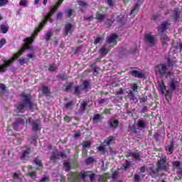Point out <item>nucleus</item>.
<instances>
[{
  "label": "nucleus",
  "instance_id": "obj_12",
  "mask_svg": "<svg viewBox=\"0 0 182 182\" xmlns=\"http://www.w3.org/2000/svg\"><path fill=\"white\" fill-rule=\"evenodd\" d=\"M168 86L170 90L172 92H174V90L178 87V82H177L176 80H172L171 82H169Z\"/></svg>",
  "mask_w": 182,
  "mask_h": 182
},
{
  "label": "nucleus",
  "instance_id": "obj_45",
  "mask_svg": "<svg viewBox=\"0 0 182 182\" xmlns=\"http://www.w3.org/2000/svg\"><path fill=\"white\" fill-rule=\"evenodd\" d=\"M67 16H70L73 14V9H70L66 11Z\"/></svg>",
  "mask_w": 182,
  "mask_h": 182
},
{
  "label": "nucleus",
  "instance_id": "obj_50",
  "mask_svg": "<svg viewBox=\"0 0 182 182\" xmlns=\"http://www.w3.org/2000/svg\"><path fill=\"white\" fill-rule=\"evenodd\" d=\"M64 120H65V122H67V123H69V122H70V120H72V119H70V117L68 116H65L64 117Z\"/></svg>",
  "mask_w": 182,
  "mask_h": 182
},
{
  "label": "nucleus",
  "instance_id": "obj_13",
  "mask_svg": "<svg viewBox=\"0 0 182 182\" xmlns=\"http://www.w3.org/2000/svg\"><path fill=\"white\" fill-rule=\"evenodd\" d=\"M168 25H170V23H168V21H164L158 28V31L160 33H162L163 32H164V31H166V28H167V26H168Z\"/></svg>",
  "mask_w": 182,
  "mask_h": 182
},
{
  "label": "nucleus",
  "instance_id": "obj_20",
  "mask_svg": "<svg viewBox=\"0 0 182 182\" xmlns=\"http://www.w3.org/2000/svg\"><path fill=\"white\" fill-rule=\"evenodd\" d=\"M169 41L170 38H168L166 35H163L161 36V41L163 45H166V43H167V42H168Z\"/></svg>",
  "mask_w": 182,
  "mask_h": 182
},
{
  "label": "nucleus",
  "instance_id": "obj_2",
  "mask_svg": "<svg viewBox=\"0 0 182 182\" xmlns=\"http://www.w3.org/2000/svg\"><path fill=\"white\" fill-rule=\"evenodd\" d=\"M21 97L23 102L16 106V112L23 113L26 109H31L32 106H33V107H36V105L31 102V96L29 95L22 93Z\"/></svg>",
  "mask_w": 182,
  "mask_h": 182
},
{
  "label": "nucleus",
  "instance_id": "obj_55",
  "mask_svg": "<svg viewBox=\"0 0 182 182\" xmlns=\"http://www.w3.org/2000/svg\"><path fill=\"white\" fill-rule=\"evenodd\" d=\"M112 178L114 180L117 178V172H114L112 173Z\"/></svg>",
  "mask_w": 182,
  "mask_h": 182
},
{
  "label": "nucleus",
  "instance_id": "obj_47",
  "mask_svg": "<svg viewBox=\"0 0 182 182\" xmlns=\"http://www.w3.org/2000/svg\"><path fill=\"white\" fill-rule=\"evenodd\" d=\"M83 147H89L90 146V141H85L82 144Z\"/></svg>",
  "mask_w": 182,
  "mask_h": 182
},
{
  "label": "nucleus",
  "instance_id": "obj_4",
  "mask_svg": "<svg viewBox=\"0 0 182 182\" xmlns=\"http://www.w3.org/2000/svg\"><path fill=\"white\" fill-rule=\"evenodd\" d=\"M50 153H52L53 154L50 159L51 161H53V163H55V161L59 159H66V155H65V154L58 152V150H56L55 148H51L50 149Z\"/></svg>",
  "mask_w": 182,
  "mask_h": 182
},
{
  "label": "nucleus",
  "instance_id": "obj_52",
  "mask_svg": "<svg viewBox=\"0 0 182 182\" xmlns=\"http://www.w3.org/2000/svg\"><path fill=\"white\" fill-rule=\"evenodd\" d=\"M132 90H134V92H136V89H137V84H134L132 87Z\"/></svg>",
  "mask_w": 182,
  "mask_h": 182
},
{
  "label": "nucleus",
  "instance_id": "obj_14",
  "mask_svg": "<svg viewBox=\"0 0 182 182\" xmlns=\"http://www.w3.org/2000/svg\"><path fill=\"white\" fill-rule=\"evenodd\" d=\"M132 75L134 76V77H139V78L144 77V73H143V72L141 71L133 70L132 72Z\"/></svg>",
  "mask_w": 182,
  "mask_h": 182
},
{
  "label": "nucleus",
  "instance_id": "obj_44",
  "mask_svg": "<svg viewBox=\"0 0 182 182\" xmlns=\"http://www.w3.org/2000/svg\"><path fill=\"white\" fill-rule=\"evenodd\" d=\"M98 151H100L102 154H105V147L103 146H100L97 148Z\"/></svg>",
  "mask_w": 182,
  "mask_h": 182
},
{
  "label": "nucleus",
  "instance_id": "obj_8",
  "mask_svg": "<svg viewBox=\"0 0 182 182\" xmlns=\"http://www.w3.org/2000/svg\"><path fill=\"white\" fill-rule=\"evenodd\" d=\"M145 41L150 46H154L156 45V37L151 34L145 35Z\"/></svg>",
  "mask_w": 182,
  "mask_h": 182
},
{
  "label": "nucleus",
  "instance_id": "obj_31",
  "mask_svg": "<svg viewBox=\"0 0 182 182\" xmlns=\"http://www.w3.org/2000/svg\"><path fill=\"white\" fill-rule=\"evenodd\" d=\"M19 5L21 6H28V0H21L19 2Z\"/></svg>",
  "mask_w": 182,
  "mask_h": 182
},
{
  "label": "nucleus",
  "instance_id": "obj_49",
  "mask_svg": "<svg viewBox=\"0 0 182 182\" xmlns=\"http://www.w3.org/2000/svg\"><path fill=\"white\" fill-rule=\"evenodd\" d=\"M49 70L50 72H53L54 70H56V66L55 65H50L49 68Z\"/></svg>",
  "mask_w": 182,
  "mask_h": 182
},
{
  "label": "nucleus",
  "instance_id": "obj_41",
  "mask_svg": "<svg viewBox=\"0 0 182 182\" xmlns=\"http://www.w3.org/2000/svg\"><path fill=\"white\" fill-rule=\"evenodd\" d=\"M5 43H6V40H5V38H2L0 41V48H2V46H4V45H5Z\"/></svg>",
  "mask_w": 182,
  "mask_h": 182
},
{
  "label": "nucleus",
  "instance_id": "obj_15",
  "mask_svg": "<svg viewBox=\"0 0 182 182\" xmlns=\"http://www.w3.org/2000/svg\"><path fill=\"white\" fill-rule=\"evenodd\" d=\"M109 126H111V127L116 129V127H117V126H119V121H117V119H111L109 121Z\"/></svg>",
  "mask_w": 182,
  "mask_h": 182
},
{
  "label": "nucleus",
  "instance_id": "obj_29",
  "mask_svg": "<svg viewBox=\"0 0 182 182\" xmlns=\"http://www.w3.org/2000/svg\"><path fill=\"white\" fill-rule=\"evenodd\" d=\"M87 105V103L86 102V101H82L80 111L83 112L86 109Z\"/></svg>",
  "mask_w": 182,
  "mask_h": 182
},
{
  "label": "nucleus",
  "instance_id": "obj_33",
  "mask_svg": "<svg viewBox=\"0 0 182 182\" xmlns=\"http://www.w3.org/2000/svg\"><path fill=\"white\" fill-rule=\"evenodd\" d=\"M34 163L38 166L42 167V162H41V160L39 159H36L34 160Z\"/></svg>",
  "mask_w": 182,
  "mask_h": 182
},
{
  "label": "nucleus",
  "instance_id": "obj_56",
  "mask_svg": "<svg viewBox=\"0 0 182 182\" xmlns=\"http://www.w3.org/2000/svg\"><path fill=\"white\" fill-rule=\"evenodd\" d=\"M72 107V102H68L65 105V107H67V109H69V107Z\"/></svg>",
  "mask_w": 182,
  "mask_h": 182
},
{
  "label": "nucleus",
  "instance_id": "obj_39",
  "mask_svg": "<svg viewBox=\"0 0 182 182\" xmlns=\"http://www.w3.org/2000/svg\"><path fill=\"white\" fill-rule=\"evenodd\" d=\"M124 168L126 170V168H129L130 167V162L129 161H126L125 164L123 165Z\"/></svg>",
  "mask_w": 182,
  "mask_h": 182
},
{
  "label": "nucleus",
  "instance_id": "obj_27",
  "mask_svg": "<svg viewBox=\"0 0 182 182\" xmlns=\"http://www.w3.org/2000/svg\"><path fill=\"white\" fill-rule=\"evenodd\" d=\"M42 89H43V92L44 93V95H49V93H50V90H49L48 87L43 85Z\"/></svg>",
  "mask_w": 182,
  "mask_h": 182
},
{
  "label": "nucleus",
  "instance_id": "obj_9",
  "mask_svg": "<svg viewBox=\"0 0 182 182\" xmlns=\"http://www.w3.org/2000/svg\"><path fill=\"white\" fill-rule=\"evenodd\" d=\"M143 1L144 0H138L136 4L131 11L130 16H132V18H134V16H136V14L139 11V9H140V3L143 2Z\"/></svg>",
  "mask_w": 182,
  "mask_h": 182
},
{
  "label": "nucleus",
  "instance_id": "obj_61",
  "mask_svg": "<svg viewBox=\"0 0 182 182\" xmlns=\"http://www.w3.org/2000/svg\"><path fill=\"white\" fill-rule=\"evenodd\" d=\"M176 48H177V49L179 48L180 50H182V43H180L179 46H178V47L176 46Z\"/></svg>",
  "mask_w": 182,
  "mask_h": 182
},
{
  "label": "nucleus",
  "instance_id": "obj_37",
  "mask_svg": "<svg viewBox=\"0 0 182 182\" xmlns=\"http://www.w3.org/2000/svg\"><path fill=\"white\" fill-rule=\"evenodd\" d=\"M8 4V0H0V6H5Z\"/></svg>",
  "mask_w": 182,
  "mask_h": 182
},
{
  "label": "nucleus",
  "instance_id": "obj_1",
  "mask_svg": "<svg viewBox=\"0 0 182 182\" xmlns=\"http://www.w3.org/2000/svg\"><path fill=\"white\" fill-rule=\"evenodd\" d=\"M95 173L92 172H86L85 171H81V173H72L69 174L68 180L71 182H79L80 181V178L82 180H86L87 177H89L90 181L95 180Z\"/></svg>",
  "mask_w": 182,
  "mask_h": 182
},
{
  "label": "nucleus",
  "instance_id": "obj_11",
  "mask_svg": "<svg viewBox=\"0 0 182 182\" xmlns=\"http://www.w3.org/2000/svg\"><path fill=\"white\" fill-rule=\"evenodd\" d=\"M167 168L166 164V160L164 159H161L158 162V166L156 171H159V170H166Z\"/></svg>",
  "mask_w": 182,
  "mask_h": 182
},
{
  "label": "nucleus",
  "instance_id": "obj_59",
  "mask_svg": "<svg viewBox=\"0 0 182 182\" xmlns=\"http://www.w3.org/2000/svg\"><path fill=\"white\" fill-rule=\"evenodd\" d=\"M71 87H72V84H70V85H67L65 89H66V90H69Z\"/></svg>",
  "mask_w": 182,
  "mask_h": 182
},
{
  "label": "nucleus",
  "instance_id": "obj_62",
  "mask_svg": "<svg viewBox=\"0 0 182 182\" xmlns=\"http://www.w3.org/2000/svg\"><path fill=\"white\" fill-rule=\"evenodd\" d=\"M62 2H63V0H58V1L57 2L58 6H59V5H60V4H62Z\"/></svg>",
  "mask_w": 182,
  "mask_h": 182
},
{
  "label": "nucleus",
  "instance_id": "obj_38",
  "mask_svg": "<svg viewBox=\"0 0 182 182\" xmlns=\"http://www.w3.org/2000/svg\"><path fill=\"white\" fill-rule=\"evenodd\" d=\"M18 62L21 65H23L28 62V60H26V58H21L18 60Z\"/></svg>",
  "mask_w": 182,
  "mask_h": 182
},
{
  "label": "nucleus",
  "instance_id": "obj_19",
  "mask_svg": "<svg viewBox=\"0 0 182 182\" xmlns=\"http://www.w3.org/2000/svg\"><path fill=\"white\" fill-rule=\"evenodd\" d=\"M39 121H36L33 123V130L38 132L39 130Z\"/></svg>",
  "mask_w": 182,
  "mask_h": 182
},
{
  "label": "nucleus",
  "instance_id": "obj_5",
  "mask_svg": "<svg viewBox=\"0 0 182 182\" xmlns=\"http://www.w3.org/2000/svg\"><path fill=\"white\" fill-rule=\"evenodd\" d=\"M155 73L156 75H165V76L168 77L171 76L173 73H167V67H166V65L164 64H159L157 65L155 68Z\"/></svg>",
  "mask_w": 182,
  "mask_h": 182
},
{
  "label": "nucleus",
  "instance_id": "obj_18",
  "mask_svg": "<svg viewBox=\"0 0 182 182\" xmlns=\"http://www.w3.org/2000/svg\"><path fill=\"white\" fill-rule=\"evenodd\" d=\"M1 33H6L8 32V24H2L0 26Z\"/></svg>",
  "mask_w": 182,
  "mask_h": 182
},
{
  "label": "nucleus",
  "instance_id": "obj_64",
  "mask_svg": "<svg viewBox=\"0 0 182 182\" xmlns=\"http://www.w3.org/2000/svg\"><path fill=\"white\" fill-rule=\"evenodd\" d=\"M33 120H32V118H28V123H33Z\"/></svg>",
  "mask_w": 182,
  "mask_h": 182
},
{
  "label": "nucleus",
  "instance_id": "obj_32",
  "mask_svg": "<svg viewBox=\"0 0 182 182\" xmlns=\"http://www.w3.org/2000/svg\"><path fill=\"white\" fill-rule=\"evenodd\" d=\"M53 33H52V31H49L46 34V38L47 41H49V39H50V38H52Z\"/></svg>",
  "mask_w": 182,
  "mask_h": 182
},
{
  "label": "nucleus",
  "instance_id": "obj_51",
  "mask_svg": "<svg viewBox=\"0 0 182 182\" xmlns=\"http://www.w3.org/2000/svg\"><path fill=\"white\" fill-rule=\"evenodd\" d=\"M106 1L107 2V4L109 6H113V1L112 0H106Z\"/></svg>",
  "mask_w": 182,
  "mask_h": 182
},
{
  "label": "nucleus",
  "instance_id": "obj_21",
  "mask_svg": "<svg viewBox=\"0 0 182 182\" xmlns=\"http://www.w3.org/2000/svg\"><path fill=\"white\" fill-rule=\"evenodd\" d=\"M128 96L130 100H133L134 102H137V100L136 99V96L134 95V93H133V92H129L128 93Z\"/></svg>",
  "mask_w": 182,
  "mask_h": 182
},
{
  "label": "nucleus",
  "instance_id": "obj_28",
  "mask_svg": "<svg viewBox=\"0 0 182 182\" xmlns=\"http://www.w3.org/2000/svg\"><path fill=\"white\" fill-rule=\"evenodd\" d=\"M64 167L66 171H69L70 170V163L66 161H64Z\"/></svg>",
  "mask_w": 182,
  "mask_h": 182
},
{
  "label": "nucleus",
  "instance_id": "obj_10",
  "mask_svg": "<svg viewBox=\"0 0 182 182\" xmlns=\"http://www.w3.org/2000/svg\"><path fill=\"white\" fill-rule=\"evenodd\" d=\"M74 28L73 26L70 23H68L65 25L64 33L65 35H71L73 33Z\"/></svg>",
  "mask_w": 182,
  "mask_h": 182
},
{
  "label": "nucleus",
  "instance_id": "obj_60",
  "mask_svg": "<svg viewBox=\"0 0 182 182\" xmlns=\"http://www.w3.org/2000/svg\"><path fill=\"white\" fill-rule=\"evenodd\" d=\"M141 173H144V171H146V168L144 166H142L141 168Z\"/></svg>",
  "mask_w": 182,
  "mask_h": 182
},
{
  "label": "nucleus",
  "instance_id": "obj_48",
  "mask_svg": "<svg viewBox=\"0 0 182 182\" xmlns=\"http://www.w3.org/2000/svg\"><path fill=\"white\" fill-rule=\"evenodd\" d=\"M159 87L161 90L163 92L166 90V86H164V84H159Z\"/></svg>",
  "mask_w": 182,
  "mask_h": 182
},
{
  "label": "nucleus",
  "instance_id": "obj_7",
  "mask_svg": "<svg viewBox=\"0 0 182 182\" xmlns=\"http://www.w3.org/2000/svg\"><path fill=\"white\" fill-rule=\"evenodd\" d=\"M28 123V118L25 117H21L18 118V122H15L13 125V127L14 129V130H21V129H22V124H23V123Z\"/></svg>",
  "mask_w": 182,
  "mask_h": 182
},
{
  "label": "nucleus",
  "instance_id": "obj_30",
  "mask_svg": "<svg viewBox=\"0 0 182 182\" xmlns=\"http://www.w3.org/2000/svg\"><path fill=\"white\" fill-rule=\"evenodd\" d=\"M95 122H99L102 120V116L100 114H95L93 117Z\"/></svg>",
  "mask_w": 182,
  "mask_h": 182
},
{
  "label": "nucleus",
  "instance_id": "obj_63",
  "mask_svg": "<svg viewBox=\"0 0 182 182\" xmlns=\"http://www.w3.org/2000/svg\"><path fill=\"white\" fill-rule=\"evenodd\" d=\"M62 17V13H58L57 15V18H60Z\"/></svg>",
  "mask_w": 182,
  "mask_h": 182
},
{
  "label": "nucleus",
  "instance_id": "obj_42",
  "mask_svg": "<svg viewBox=\"0 0 182 182\" xmlns=\"http://www.w3.org/2000/svg\"><path fill=\"white\" fill-rule=\"evenodd\" d=\"M102 42H103V38H97L95 41V45L97 43H102Z\"/></svg>",
  "mask_w": 182,
  "mask_h": 182
},
{
  "label": "nucleus",
  "instance_id": "obj_22",
  "mask_svg": "<svg viewBox=\"0 0 182 182\" xmlns=\"http://www.w3.org/2000/svg\"><path fill=\"white\" fill-rule=\"evenodd\" d=\"M105 16H106V15L102 14L100 12H97L96 14V18L99 21H103V19H105Z\"/></svg>",
  "mask_w": 182,
  "mask_h": 182
},
{
  "label": "nucleus",
  "instance_id": "obj_58",
  "mask_svg": "<svg viewBox=\"0 0 182 182\" xmlns=\"http://www.w3.org/2000/svg\"><path fill=\"white\" fill-rule=\"evenodd\" d=\"M34 55L33 53L28 54V58H29L30 59H32V58H34Z\"/></svg>",
  "mask_w": 182,
  "mask_h": 182
},
{
  "label": "nucleus",
  "instance_id": "obj_35",
  "mask_svg": "<svg viewBox=\"0 0 182 182\" xmlns=\"http://www.w3.org/2000/svg\"><path fill=\"white\" fill-rule=\"evenodd\" d=\"M28 176L33 178V180H35V178H36V173L35 172H31L28 173Z\"/></svg>",
  "mask_w": 182,
  "mask_h": 182
},
{
  "label": "nucleus",
  "instance_id": "obj_43",
  "mask_svg": "<svg viewBox=\"0 0 182 182\" xmlns=\"http://www.w3.org/2000/svg\"><path fill=\"white\" fill-rule=\"evenodd\" d=\"M41 182H48L49 181V178L48 176H43L41 181Z\"/></svg>",
  "mask_w": 182,
  "mask_h": 182
},
{
  "label": "nucleus",
  "instance_id": "obj_54",
  "mask_svg": "<svg viewBox=\"0 0 182 182\" xmlns=\"http://www.w3.org/2000/svg\"><path fill=\"white\" fill-rule=\"evenodd\" d=\"M74 137H75V139H79V137H80V132H76V133L75 134Z\"/></svg>",
  "mask_w": 182,
  "mask_h": 182
},
{
  "label": "nucleus",
  "instance_id": "obj_6",
  "mask_svg": "<svg viewBox=\"0 0 182 182\" xmlns=\"http://www.w3.org/2000/svg\"><path fill=\"white\" fill-rule=\"evenodd\" d=\"M89 89V81L85 80L83 82L82 85L75 87L74 88V93L75 95H77L79 96L83 90H85V92H87V90Z\"/></svg>",
  "mask_w": 182,
  "mask_h": 182
},
{
  "label": "nucleus",
  "instance_id": "obj_36",
  "mask_svg": "<svg viewBox=\"0 0 182 182\" xmlns=\"http://www.w3.org/2000/svg\"><path fill=\"white\" fill-rule=\"evenodd\" d=\"M174 63H176V61H171L170 58L168 59V65L169 68H173V65H174Z\"/></svg>",
  "mask_w": 182,
  "mask_h": 182
},
{
  "label": "nucleus",
  "instance_id": "obj_26",
  "mask_svg": "<svg viewBox=\"0 0 182 182\" xmlns=\"http://www.w3.org/2000/svg\"><path fill=\"white\" fill-rule=\"evenodd\" d=\"M109 178V175L107 173L104 174L100 178V182H106V179Z\"/></svg>",
  "mask_w": 182,
  "mask_h": 182
},
{
  "label": "nucleus",
  "instance_id": "obj_24",
  "mask_svg": "<svg viewBox=\"0 0 182 182\" xmlns=\"http://www.w3.org/2000/svg\"><path fill=\"white\" fill-rule=\"evenodd\" d=\"M78 5L80 6V9L82 8H87V4L85 1H78Z\"/></svg>",
  "mask_w": 182,
  "mask_h": 182
},
{
  "label": "nucleus",
  "instance_id": "obj_40",
  "mask_svg": "<svg viewBox=\"0 0 182 182\" xmlns=\"http://www.w3.org/2000/svg\"><path fill=\"white\" fill-rule=\"evenodd\" d=\"M93 161H95V159H93V158H88L85 160L87 164H90V163H93Z\"/></svg>",
  "mask_w": 182,
  "mask_h": 182
},
{
  "label": "nucleus",
  "instance_id": "obj_46",
  "mask_svg": "<svg viewBox=\"0 0 182 182\" xmlns=\"http://www.w3.org/2000/svg\"><path fill=\"white\" fill-rule=\"evenodd\" d=\"M172 164L176 168H178V167H180V162H178V161H174V162H173Z\"/></svg>",
  "mask_w": 182,
  "mask_h": 182
},
{
  "label": "nucleus",
  "instance_id": "obj_53",
  "mask_svg": "<svg viewBox=\"0 0 182 182\" xmlns=\"http://www.w3.org/2000/svg\"><path fill=\"white\" fill-rule=\"evenodd\" d=\"M134 180L136 181V182H139L140 181V176H139V175H135L134 176Z\"/></svg>",
  "mask_w": 182,
  "mask_h": 182
},
{
  "label": "nucleus",
  "instance_id": "obj_57",
  "mask_svg": "<svg viewBox=\"0 0 182 182\" xmlns=\"http://www.w3.org/2000/svg\"><path fill=\"white\" fill-rule=\"evenodd\" d=\"M5 85L4 84H0V89H1V90H5Z\"/></svg>",
  "mask_w": 182,
  "mask_h": 182
},
{
  "label": "nucleus",
  "instance_id": "obj_23",
  "mask_svg": "<svg viewBox=\"0 0 182 182\" xmlns=\"http://www.w3.org/2000/svg\"><path fill=\"white\" fill-rule=\"evenodd\" d=\"M166 151H168L169 154L173 153V143H171L169 145H167L166 147Z\"/></svg>",
  "mask_w": 182,
  "mask_h": 182
},
{
  "label": "nucleus",
  "instance_id": "obj_16",
  "mask_svg": "<svg viewBox=\"0 0 182 182\" xmlns=\"http://www.w3.org/2000/svg\"><path fill=\"white\" fill-rule=\"evenodd\" d=\"M113 143H114L113 136H109L104 141L105 146H109V144H113Z\"/></svg>",
  "mask_w": 182,
  "mask_h": 182
},
{
  "label": "nucleus",
  "instance_id": "obj_17",
  "mask_svg": "<svg viewBox=\"0 0 182 182\" xmlns=\"http://www.w3.org/2000/svg\"><path fill=\"white\" fill-rule=\"evenodd\" d=\"M29 153H31V149H28L26 151H23V154L21 156L22 160H26L29 157Z\"/></svg>",
  "mask_w": 182,
  "mask_h": 182
},
{
  "label": "nucleus",
  "instance_id": "obj_34",
  "mask_svg": "<svg viewBox=\"0 0 182 182\" xmlns=\"http://www.w3.org/2000/svg\"><path fill=\"white\" fill-rule=\"evenodd\" d=\"M130 156H132V157H134V159H139V157H140V155L138 153H130Z\"/></svg>",
  "mask_w": 182,
  "mask_h": 182
},
{
  "label": "nucleus",
  "instance_id": "obj_3",
  "mask_svg": "<svg viewBox=\"0 0 182 182\" xmlns=\"http://www.w3.org/2000/svg\"><path fill=\"white\" fill-rule=\"evenodd\" d=\"M117 35L116 34H111V36L108 37L107 40V43L104 47L100 49V53L102 56H106V55H107V53H109V50H110L109 49V47L113 48V46H114L117 43Z\"/></svg>",
  "mask_w": 182,
  "mask_h": 182
},
{
  "label": "nucleus",
  "instance_id": "obj_25",
  "mask_svg": "<svg viewBox=\"0 0 182 182\" xmlns=\"http://www.w3.org/2000/svg\"><path fill=\"white\" fill-rule=\"evenodd\" d=\"M138 127H139V129H144L146 127V124H144V121L139 120L138 122Z\"/></svg>",
  "mask_w": 182,
  "mask_h": 182
}]
</instances>
